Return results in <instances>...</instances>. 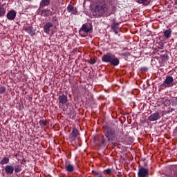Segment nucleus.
Returning <instances> with one entry per match:
<instances>
[{
    "mask_svg": "<svg viewBox=\"0 0 177 177\" xmlns=\"http://www.w3.org/2000/svg\"><path fill=\"white\" fill-rule=\"evenodd\" d=\"M52 27H53V24L50 22L46 23L44 27V32L46 34H49V32H50V28H52Z\"/></svg>",
    "mask_w": 177,
    "mask_h": 177,
    "instance_id": "nucleus-10",
    "label": "nucleus"
},
{
    "mask_svg": "<svg viewBox=\"0 0 177 177\" xmlns=\"http://www.w3.org/2000/svg\"><path fill=\"white\" fill-rule=\"evenodd\" d=\"M67 10L68 13H71V15H77V8L71 5L67 7Z\"/></svg>",
    "mask_w": 177,
    "mask_h": 177,
    "instance_id": "nucleus-13",
    "label": "nucleus"
},
{
    "mask_svg": "<svg viewBox=\"0 0 177 177\" xmlns=\"http://www.w3.org/2000/svg\"><path fill=\"white\" fill-rule=\"evenodd\" d=\"M105 172H106V174L108 175H113V172H114V169H107L105 170Z\"/></svg>",
    "mask_w": 177,
    "mask_h": 177,
    "instance_id": "nucleus-23",
    "label": "nucleus"
},
{
    "mask_svg": "<svg viewBox=\"0 0 177 177\" xmlns=\"http://www.w3.org/2000/svg\"><path fill=\"white\" fill-rule=\"evenodd\" d=\"M71 135L73 136V138L75 139V138L80 135V133L76 128H74L71 132Z\"/></svg>",
    "mask_w": 177,
    "mask_h": 177,
    "instance_id": "nucleus-18",
    "label": "nucleus"
},
{
    "mask_svg": "<svg viewBox=\"0 0 177 177\" xmlns=\"http://www.w3.org/2000/svg\"><path fill=\"white\" fill-rule=\"evenodd\" d=\"M50 3V0H41L40 2V7L44 8L45 6H48Z\"/></svg>",
    "mask_w": 177,
    "mask_h": 177,
    "instance_id": "nucleus-14",
    "label": "nucleus"
},
{
    "mask_svg": "<svg viewBox=\"0 0 177 177\" xmlns=\"http://www.w3.org/2000/svg\"><path fill=\"white\" fill-rule=\"evenodd\" d=\"M6 13V8L0 6V17H3Z\"/></svg>",
    "mask_w": 177,
    "mask_h": 177,
    "instance_id": "nucleus-19",
    "label": "nucleus"
},
{
    "mask_svg": "<svg viewBox=\"0 0 177 177\" xmlns=\"http://www.w3.org/2000/svg\"><path fill=\"white\" fill-rule=\"evenodd\" d=\"M95 177H103V174H102V172L97 171L95 174Z\"/></svg>",
    "mask_w": 177,
    "mask_h": 177,
    "instance_id": "nucleus-25",
    "label": "nucleus"
},
{
    "mask_svg": "<svg viewBox=\"0 0 177 177\" xmlns=\"http://www.w3.org/2000/svg\"><path fill=\"white\" fill-rule=\"evenodd\" d=\"M121 55H122V56H127V53H122Z\"/></svg>",
    "mask_w": 177,
    "mask_h": 177,
    "instance_id": "nucleus-30",
    "label": "nucleus"
},
{
    "mask_svg": "<svg viewBox=\"0 0 177 177\" xmlns=\"http://www.w3.org/2000/svg\"><path fill=\"white\" fill-rule=\"evenodd\" d=\"M112 30L115 32V34H118V30H117V27L112 26Z\"/></svg>",
    "mask_w": 177,
    "mask_h": 177,
    "instance_id": "nucleus-26",
    "label": "nucleus"
},
{
    "mask_svg": "<svg viewBox=\"0 0 177 177\" xmlns=\"http://www.w3.org/2000/svg\"><path fill=\"white\" fill-rule=\"evenodd\" d=\"M149 68L147 67H142L141 68V71H148Z\"/></svg>",
    "mask_w": 177,
    "mask_h": 177,
    "instance_id": "nucleus-28",
    "label": "nucleus"
},
{
    "mask_svg": "<svg viewBox=\"0 0 177 177\" xmlns=\"http://www.w3.org/2000/svg\"><path fill=\"white\" fill-rule=\"evenodd\" d=\"M90 31H92V26L88 24H84L80 30V34H82V32L88 34Z\"/></svg>",
    "mask_w": 177,
    "mask_h": 177,
    "instance_id": "nucleus-5",
    "label": "nucleus"
},
{
    "mask_svg": "<svg viewBox=\"0 0 177 177\" xmlns=\"http://www.w3.org/2000/svg\"><path fill=\"white\" fill-rule=\"evenodd\" d=\"M14 171L16 174H19V172L21 171V167L19 165H16L14 167Z\"/></svg>",
    "mask_w": 177,
    "mask_h": 177,
    "instance_id": "nucleus-22",
    "label": "nucleus"
},
{
    "mask_svg": "<svg viewBox=\"0 0 177 177\" xmlns=\"http://www.w3.org/2000/svg\"><path fill=\"white\" fill-rule=\"evenodd\" d=\"M7 19L8 20H15L16 19V11L15 10H11L7 13Z\"/></svg>",
    "mask_w": 177,
    "mask_h": 177,
    "instance_id": "nucleus-9",
    "label": "nucleus"
},
{
    "mask_svg": "<svg viewBox=\"0 0 177 177\" xmlns=\"http://www.w3.org/2000/svg\"><path fill=\"white\" fill-rule=\"evenodd\" d=\"M172 34V30L171 29L167 30L164 32L165 37L168 39V38H171V35Z\"/></svg>",
    "mask_w": 177,
    "mask_h": 177,
    "instance_id": "nucleus-16",
    "label": "nucleus"
},
{
    "mask_svg": "<svg viewBox=\"0 0 177 177\" xmlns=\"http://www.w3.org/2000/svg\"><path fill=\"white\" fill-rule=\"evenodd\" d=\"M5 171L7 175H12V174H13L15 171V167H13L12 165H7L5 167Z\"/></svg>",
    "mask_w": 177,
    "mask_h": 177,
    "instance_id": "nucleus-12",
    "label": "nucleus"
},
{
    "mask_svg": "<svg viewBox=\"0 0 177 177\" xmlns=\"http://www.w3.org/2000/svg\"><path fill=\"white\" fill-rule=\"evenodd\" d=\"M138 177H147L149 176V169L141 167L139 168L138 172Z\"/></svg>",
    "mask_w": 177,
    "mask_h": 177,
    "instance_id": "nucleus-6",
    "label": "nucleus"
},
{
    "mask_svg": "<svg viewBox=\"0 0 177 177\" xmlns=\"http://www.w3.org/2000/svg\"><path fill=\"white\" fill-rule=\"evenodd\" d=\"M102 60L104 63H110L111 66H118L120 64V59L111 53L104 54L102 57Z\"/></svg>",
    "mask_w": 177,
    "mask_h": 177,
    "instance_id": "nucleus-1",
    "label": "nucleus"
},
{
    "mask_svg": "<svg viewBox=\"0 0 177 177\" xmlns=\"http://www.w3.org/2000/svg\"><path fill=\"white\" fill-rule=\"evenodd\" d=\"M8 162H9V158H8V157H4V158L1 160L0 164H1V165H5L8 164Z\"/></svg>",
    "mask_w": 177,
    "mask_h": 177,
    "instance_id": "nucleus-21",
    "label": "nucleus"
},
{
    "mask_svg": "<svg viewBox=\"0 0 177 177\" xmlns=\"http://www.w3.org/2000/svg\"><path fill=\"white\" fill-rule=\"evenodd\" d=\"M175 4L177 5V0L175 1Z\"/></svg>",
    "mask_w": 177,
    "mask_h": 177,
    "instance_id": "nucleus-31",
    "label": "nucleus"
},
{
    "mask_svg": "<svg viewBox=\"0 0 177 177\" xmlns=\"http://www.w3.org/2000/svg\"><path fill=\"white\" fill-rule=\"evenodd\" d=\"M65 169L66 171H67L68 172H73V171H74V166H73L72 165L69 164V165H66L65 166Z\"/></svg>",
    "mask_w": 177,
    "mask_h": 177,
    "instance_id": "nucleus-17",
    "label": "nucleus"
},
{
    "mask_svg": "<svg viewBox=\"0 0 177 177\" xmlns=\"http://www.w3.org/2000/svg\"><path fill=\"white\" fill-rule=\"evenodd\" d=\"M135 1L136 2H137V3H141L147 6V5H149V3H150V1L151 0H135Z\"/></svg>",
    "mask_w": 177,
    "mask_h": 177,
    "instance_id": "nucleus-15",
    "label": "nucleus"
},
{
    "mask_svg": "<svg viewBox=\"0 0 177 177\" xmlns=\"http://www.w3.org/2000/svg\"><path fill=\"white\" fill-rule=\"evenodd\" d=\"M24 30L32 37V35H35V29L31 26H25L24 27Z\"/></svg>",
    "mask_w": 177,
    "mask_h": 177,
    "instance_id": "nucleus-8",
    "label": "nucleus"
},
{
    "mask_svg": "<svg viewBox=\"0 0 177 177\" xmlns=\"http://www.w3.org/2000/svg\"><path fill=\"white\" fill-rule=\"evenodd\" d=\"M89 63H90V64H95V63H96V61H95V59H90V60H89Z\"/></svg>",
    "mask_w": 177,
    "mask_h": 177,
    "instance_id": "nucleus-27",
    "label": "nucleus"
},
{
    "mask_svg": "<svg viewBox=\"0 0 177 177\" xmlns=\"http://www.w3.org/2000/svg\"><path fill=\"white\" fill-rule=\"evenodd\" d=\"M39 125L41 127V128H45L46 125H47L48 122L46 121V120H41L39 122Z\"/></svg>",
    "mask_w": 177,
    "mask_h": 177,
    "instance_id": "nucleus-20",
    "label": "nucleus"
},
{
    "mask_svg": "<svg viewBox=\"0 0 177 177\" xmlns=\"http://www.w3.org/2000/svg\"><path fill=\"white\" fill-rule=\"evenodd\" d=\"M46 12H49V10H43L42 11H41V13H46Z\"/></svg>",
    "mask_w": 177,
    "mask_h": 177,
    "instance_id": "nucleus-29",
    "label": "nucleus"
},
{
    "mask_svg": "<svg viewBox=\"0 0 177 177\" xmlns=\"http://www.w3.org/2000/svg\"><path fill=\"white\" fill-rule=\"evenodd\" d=\"M107 5L103 3L96 6L95 12H98L100 15H104V13H107Z\"/></svg>",
    "mask_w": 177,
    "mask_h": 177,
    "instance_id": "nucleus-4",
    "label": "nucleus"
},
{
    "mask_svg": "<svg viewBox=\"0 0 177 177\" xmlns=\"http://www.w3.org/2000/svg\"><path fill=\"white\" fill-rule=\"evenodd\" d=\"M174 85H175L174 77L172 76L167 75L160 86H162V88H172Z\"/></svg>",
    "mask_w": 177,
    "mask_h": 177,
    "instance_id": "nucleus-3",
    "label": "nucleus"
},
{
    "mask_svg": "<svg viewBox=\"0 0 177 177\" xmlns=\"http://www.w3.org/2000/svg\"><path fill=\"white\" fill-rule=\"evenodd\" d=\"M58 100H59V103L60 104H66V103H67V100H68L67 95H66L64 94L59 95Z\"/></svg>",
    "mask_w": 177,
    "mask_h": 177,
    "instance_id": "nucleus-11",
    "label": "nucleus"
},
{
    "mask_svg": "<svg viewBox=\"0 0 177 177\" xmlns=\"http://www.w3.org/2000/svg\"><path fill=\"white\" fill-rule=\"evenodd\" d=\"M104 133L109 142H111V140H114L115 138V130L110 127H106L104 129Z\"/></svg>",
    "mask_w": 177,
    "mask_h": 177,
    "instance_id": "nucleus-2",
    "label": "nucleus"
},
{
    "mask_svg": "<svg viewBox=\"0 0 177 177\" xmlns=\"http://www.w3.org/2000/svg\"><path fill=\"white\" fill-rule=\"evenodd\" d=\"M160 118H161V116H160V113H153L149 116L148 120L149 121H157V120H160Z\"/></svg>",
    "mask_w": 177,
    "mask_h": 177,
    "instance_id": "nucleus-7",
    "label": "nucleus"
},
{
    "mask_svg": "<svg viewBox=\"0 0 177 177\" xmlns=\"http://www.w3.org/2000/svg\"><path fill=\"white\" fill-rule=\"evenodd\" d=\"M6 92V88L1 86L0 87V95H3V93H5Z\"/></svg>",
    "mask_w": 177,
    "mask_h": 177,
    "instance_id": "nucleus-24",
    "label": "nucleus"
},
{
    "mask_svg": "<svg viewBox=\"0 0 177 177\" xmlns=\"http://www.w3.org/2000/svg\"><path fill=\"white\" fill-rule=\"evenodd\" d=\"M176 176L177 177V173H176Z\"/></svg>",
    "mask_w": 177,
    "mask_h": 177,
    "instance_id": "nucleus-32",
    "label": "nucleus"
}]
</instances>
